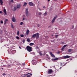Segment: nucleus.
<instances>
[{
  "instance_id": "obj_18",
  "label": "nucleus",
  "mask_w": 77,
  "mask_h": 77,
  "mask_svg": "<svg viewBox=\"0 0 77 77\" xmlns=\"http://www.w3.org/2000/svg\"><path fill=\"white\" fill-rule=\"evenodd\" d=\"M27 5V3L26 2H25L23 5V6H26V5Z\"/></svg>"
},
{
  "instance_id": "obj_44",
  "label": "nucleus",
  "mask_w": 77,
  "mask_h": 77,
  "mask_svg": "<svg viewBox=\"0 0 77 77\" xmlns=\"http://www.w3.org/2000/svg\"><path fill=\"white\" fill-rule=\"evenodd\" d=\"M66 64H64L63 65V66H65L66 65Z\"/></svg>"
},
{
  "instance_id": "obj_6",
  "label": "nucleus",
  "mask_w": 77,
  "mask_h": 77,
  "mask_svg": "<svg viewBox=\"0 0 77 77\" xmlns=\"http://www.w3.org/2000/svg\"><path fill=\"white\" fill-rule=\"evenodd\" d=\"M12 21L14 23H15L16 21V19H15V18L14 17H13L12 18Z\"/></svg>"
},
{
  "instance_id": "obj_20",
  "label": "nucleus",
  "mask_w": 77,
  "mask_h": 77,
  "mask_svg": "<svg viewBox=\"0 0 77 77\" xmlns=\"http://www.w3.org/2000/svg\"><path fill=\"white\" fill-rule=\"evenodd\" d=\"M72 51V50L71 49H70L68 50V52H71Z\"/></svg>"
},
{
  "instance_id": "obj_50",
  "label": "nucleus",
  "mask_w": 77,
  "mask_h": 77,
  "mask_svg": "<svg viewBox=\"0 0 77 77\" xmlns=\"http://www.w3.org/2000/svg\"><path fill=\"white\" fill-rule=\"evenodd\" d=\"M77 72V71H75V72Z\"/></svg>"
},
{
  "instance_id": "obj_5",
  "label": "nucleus",
  "mask_w": 77,
  "mask_h": 77,
  "mask_svg": "<svg viewBox=\"0 0 77 77\" xmlns=\"http://www.w3.org/2000/svg\"><path fill=\"white\" fill-rule=\"evenodd\" d=\"M52 72H53V71L51 69H50L48 71V74H51Z\"/></svg>"
},
{
  "instance_id": "obj_54",
  "label": "nucleus",
  "mask_w": 77,
  "mask_h": 77,
  "mask_svg": "<svg viewBox=\"0 0 77 77\" xmlns=\"http://www.w3.org/2000/svg\"><path fill=\"white\" fill-rule=\"evenodd\" d=\"M71 1H72V0H71Z\"/></svg>"
},
{
  "instance_id": "obj_3",
  "label": "nucleus",
  "mask_w": 77,
  "mask_h": 77,
  "mask_svg": "<svg viewBox=\"0 0 77 77\" xmlns=\"http://www.w3.org/2000/svg\"><path fill=\"white\" fill-rule=\"evenodd\" d=\"M25 14L26 17H29V15H30V13H29V10L27 8L25 10Z\"/></svg>"
},
{
  "instance_id": "obj_33",
  "label": "nucleus",
  "mask_w": 77,
  "mask_h": 77,
  "mask_svg": "<svg viewBox=\"0 0 77 77\" xmlns=\"http://www.w3.org/2000/svg\"><path fill=\"white\" fill-rule=\"evenodd\" d=\"M63 63H60V65H61V66H62Z\"/></svg>"
},
{
  "instance_id": "obj_19",
  "label": "nucleus",
  "mask_w": 77,
  "mask_h": 77,
  "mask_svg": "<svg viewBox=\"0 0 77 77\" xmlns=\"http://www.w3.org/2000/svg\"><path fill=\"white\" fill-rule=\"evenodd\" d=\"M11 28H12V29H14V25H13V24H11Z\"/></svg>"
},
{
  "instance_id": "obj_52",
  "label": "nucleus",
  "mask_w": 77,
  "mask_h": 77,
  "mask_svg": "<svg viewBox=\"0 0 77 77\" xmlns=\"http://www.w3.org/2000/svg\"><path fill=\"white\" fill-rule=\"evenodd\" d=\"M23 65H24V64H23Z\"/></svg>"
},
{
  "instance_id": "obj_27",
  "label": "nucleus",
  "mask_w": 77,
  "mask_h": 77,
  "mask_svg": "<svg viewBox=\"0 0 77 77\" xmlns=\"http://www.w3.org/2000/svg\"><path fill=\"white\" fill-rule=\"evenodd\" d=\"M39 54L40 55H41V56H42V53H41V52H40L39 53Z\"/></svg>"
},
{
  "instance_id": "obj_37",
  "label": "nucleus",
  "mask_w": 77,
  "mask_h": 77,
  "mask_svg": "<svg viewBox=\"0 0 77 77\" xmlns=\"http://www.w3.org/2000/svg\"><path fill=\"white\" fill-rule=\"evenodd\" d=\"M37 26L38 27H39V26H40V25L39 24H37Z\"/></svg>"
},
{
  "instance_id": "obj_39",
  "label": "nucleus",
  "mask_w": 77,
  "mask_h": 77,
  "mask_svg": "<svg viewBox=\"0 0 77 77\" xmlns=\"http://www.w3.org/2000/svg\"><path fill=\"white\" fill-rule=\"evenodd\" d=\"M8 21V19H6L5 20V21L6 22H7V21Z\"/></svg>"
},
{
  "instance_id": "obj_30",
  "label": "nucleus",
  "mask_w": 77,
  "mask_h": 77,
  "mask_svg": "<svg viewBox=\"0 0 77 77\" xmlns=\"http://www.w3.org/2000/svg\"><path fill=\"white\" fill-rule=\"evenodd\" d=\"M23 43H24V42H25V40L24 39H23Z\"/></svg>"
},
{
  "instance_id": "obj_17",
  "label": "nucleus",
  "mask_w": 77,
  "mask_h": 77,
  "mask_svg": "<svg viewBox=\"0 0 77 77\" xmlns=\"http://www.w3.org/2000/svg\"><path fill=\"white\" fill-rule=\"evenodd\" d=\"M29 45H31V46L33 45H34V43H31L29 44Z\"/></svg>"
},
{
  "instance_id": "obj_41",
  "label": "nucleus",
  "mask_w": 77,
  "mask_h": 77,
  "mask_svg": "<svg viewBox=\"0 0 77 77\" xmlns=\"http://www.w3.org/2000/svg\"><path fill=\"white\" fill-rule=\"evenodd\" d=\"M55 36H56V37H57V36H58V35H56Z\"/></svg>"
},
{
  "instance_id": "obj_22",
  "label": "nucleus",
  "mask_w": 77,
  "mask_h": 77,
  "mask_svg": "<svg viewBox=\"0 0 77 77\" xmlns=\"http://www.w3.org/2000/svg\"><path fill=\"white\" fill-rule=\"evenodd\" d=\"M23 22H21L20 23V26H21V25H23Z\"/></svg>"
},
{
  "instance_id": "obj_49",
  "label": "nucleus",
  "mask_w": 77,
  "mask_h": 77,
  "mask_svg": "<svg viewBox=\"0 0 77 77\" xmlns=\"http://www.w3.org/2000/svg\"><path fill=\"white\" fill-rule=\"evenodd\" d=\"M49 77L50 76H51V75H49Z\"/></svg>"
},
{
  "instance_id": "obj_12",
  "label": "nucleus",
  "mask_w": 77,
  "mask_h": 77,
  "mask_svg": "<svg viewBox=\"0 0 77 77\" xmlns=\"http://www.w3.org/2000/svg\"><path fill=\"white\" fill-rule=\"evenodd\" d=\"M17 7H15V6L13 8V11H16V10H17Z\"/></svg>"
},
{
  "instance_id": "obj_15",
  "label": "nucleus",
  "mask_w": 77,
  "mask_h": 77,
  "mask_svg": "<svg viewBox=\"0 0 77 77\" xmlns=\"http://www.w3.org/2000/svg\"><path fill=\"white\" fill-rule=\"evenodd\" d=\"M27 42H30V39H29V38H28L27 39Z\"/></svg>"
},
{
  "instance_id": "obj_31",
  "label": "nucleus",
  "mask_w": 77,
  "mask_h": 77,
  "mask_svg": "<svg viewBox=\"0 0 77 77\" xmlns=\"http://www.w3.org/2000/svg\"><path fill=\"white\" fill-rule=\"evenodd\" d=\"M44 15H47V12H45V13L44 14Z\"/></svg>"
},
{
  "instance_id": "obj_16",
  "label": "nucleus",
  "mask_w": 77,
  "mask_h": 77,
  "mask_svg": "<svg viewBox=\"0 0 77 77\" xmlns=\"http://www.w3.org/2000/svg\"><path fill=\"white\" fill-rule=\"evenodd\" d=\"M0 3H1L2 5H3V1L2 0H0Z\"/></svg>"
},
{
  "instance_id": "obj_47",
  "label": "nucleus",
  "mask_w": 77,
  "mask_h": 77,
  "mask_svg": "<svg viewBox=\"0 0 77 77\" xmlns=\"http://www.w3.org/2000/svg\"><path fill=\"white\" fill-rule=\"evenodd\" d=\"M54 1H57V0H54Z\"/></svg>"
},
{
  "instance_id": "obj_4",
  "label": "nucleus",
  "mask_w": 77,
  "mask_h": 77,
  "mask_svg": "<svg viewBox=\"0 0 77 77\" xmlns=\"http://www.w3.org/2000/svg\"><path fill=\"white\" fill-rule=\"evenodd\" d=\"M16 8L17 9H20L21 8V5L20 4H17L16 6Z\"/></svg>"
},
{
  "instance_id": "obj_48",
  "label": "nucleus",
  "mask_w": 77,
  "mask_h": 77,
  "mask_svg": "<svg viewBox=\"0 0 77 77\" xmlns=\"http://www.w3.org/2000/svg\"><path fill=\"white\" fill-rule=\"evenodd\" d=\"M61 68H62V67H60V69H61Z\"/></svg>"
},
{
  "instance_id": "obj_24",
  "label": "nucleus",
  "mask_w": 77,
  "mask_h": 77,
  "mask_svg": "<svg viewBox=\"0 0 77 77\" xmlns=\"http://www.w3.org/2000/svg\"><path fill=\"white\" fill-rule=\"evenodd\" d=\"M20 36L22 38H23V37H24V35H23V34H21V35H20Z\"/></svg>"
},
{
  "instance_id": "obj_28",
  "label": "nucleus",
  "mask_w": 77,
  "mask_h": 77,
  "mask_svg": "<svg viewBox=\"0 0 77 77\" xmlns=\"http://www.w3.org/2000/svg\"><path fill=\"white\" fill-rule=\"evenodd\" d=\"M0 23H2V24H3V21H2V20L1 21Z\"/></svg>"
},
{
  "instance_id": "obj_11",
  "label": "nucleus",
  "mask_w": 77,
  "mask_h": 77,
  "mask_svg": "<svg viewBox=\"0 0 77 77\" xmlns=\"http://www.w3.org/2000/svg\"><path fill=\"white\" fill-rule=\"evenodd\" d=\"M36 34H35L32 35V38H35V37H36Z\"/></svg>"
},
{
  "instance_id": "obj_53",
  "label": "nucleus",
  "mask_w": 77,
  "mask_h": 77,
  "mask_svg": "<svg viewBox=\"0 0 77 77\" xmlns=\"http://www.w3.org/2000/svg\"><path fill=\"white\" fill-rule=\"evenodd\" d=\"M2 69H3V68H2Z\"/></svg>"
},
{
  "instance_id": "obj_51",
  "label": "nucleus",
  "mask_w": 77,
  "mask_h": 77,
  "mask_svg": "<svg viewBox=\"0 0 77 77\" xmlns=\"http://www.w3.org/2000/svg\"><path fill=\"white\" fill-rule=\"evenodd\" d=\"M13 51H15V50H14Z\"/></svg>"
},
{
  "instance_id": "obj_29",
  "label": "nucleus",
  "mask_w": 77,
  "mask_h": 77,
  "mask_svg": "<svg viewBox=\"0 0 77 77\" xmlns=\"http://www.w3.org/2000/svg\"><path fill=\"white\" fill-rule=\"evenodd\" d=\"M38 8L39 9V11H42L41 9H40V8H39V7H38V6H37Z\"/></svg>"
},
{
  "instance_id": "obj_25",
  "label": "nucleus",
  "mask_w": 77,
  "mask_h": 77,
  "mask_svg": "<svg viewBox=\"0 0 77 77\" xmlns=\"http://www.w3.org/2000/svg\"><path fill=\"white\" fill-rule=\"evenodd\" d=\"M16 38L17 39H20V37H19L18 36H17Z\"/></svg>"
},
{
  "instance_id": "obj_1",
  "label": "nucleus",
  "mask_w": 77,
  "mask_h": 77,
  "mask_svg": "<svg viewBox=\"0 0 77 77\" xmlns=\"http://www.w3.org/2000/svg\"><path fill=\"white\" fill-rule=\"evenodd\" d=\"M71 57L69 56L66 55V56H63L62 58H55L52 59V60L55 61V60H60V59H68V58H70Z\"/></svg>"
},
{
  "instance_id": "obj_13",
  "label": "nucleus",
  "mask_w": 77,
  "mask_h": 77,
  "mask_svg": "<svg viewBox=\"0 0 77 77\" xmlns=\"http://www.w3.org/2000/svg\"><path fill=\"white\" fill-rule=\"evenodd\" d=\"M26 33L27 35H29V29L27 30Z\"/></svg>"
},
{
  "instance_id": "obj_43",
  "label": "nucleus",
  "mask_w": 77,
  "mask_h": 77,
  "mask_svg": "<svg viewBox=\"0 0 77 77\" xmlns=\"http://www.w3.org/2000/svg\"><path fill=\"white\" fill-rule=\"evenodd\" d=\"M23 17H24V18H25V15H24L23 16Z\"/></svg>"
},
{
  "instance_id": "obj_8",
  "label": "nucleus",
  "mask_w": 77,
  "mask_h": 77,
  "mask_svg": "<svg viewBox=\"0 0 77 77\" xmlns=\"http://www.w3.org/2000/svg\"><path fill=\"white\" fill-rule=\"evenodd\" d=\"M56 17H54L51 21L52 23H53L54 22L55 20H56Z\"/></svg>"
},
{
  "instance_id": "obj_40",
  "label": "nucleus",
  "mask_w": 77,
  "mask_h": 77,
  "mask_svg": "<svg viewBox=\"0 0 77 77\" xmlns=\"http://www.w3.org/2000/svg\"><path fill=\"white\" fill-rule=\"evenodd\" d=\"M43 8L44 9H45V6H43Z\"/></svg>"
},
{
  "instance_id": "obj_9",
  "label": "nucleus",
  "mask_w": 77,
  "mask_h": 77,
  "mask_svg": "<svg viewBox=\"0 0 77 77\" xmlns=\"http://www.w3.org/2000/svg\"><path fill=\"white\" fill-rule=\"evenodd\" d=\"M36 39H38L39 38V33H37L36 34Z\"/></svg>"
},
{
  "instance_id": "obj_7",
  "label": "nucleus",
  "mask_w": 77,
  "mask_h": 77,
  "mask_svg": "<svg viewBox=\"0 0 77 77\" xmlns=\"http://www.w3.org/2000/svg\"><path fill=\"white\" fill-rule=\"evenodd\" d=\"M29 6H34L33 3L31 2H29Z\"/></svg>"
},
{
  "instance_id": "obj_21",
  "label": "nucleus",
  "mask_w": 77,
  "mask_h": 77,
  "mask_svg": "<svg viewBox=\"0 0 77 77\" xmlns=\"http://www.w3.org/2000/svg\"><path fill=\"white\" fill-rule=\"evenodd\" d=\"M19 34H20V32H19V31H18L17 32V34L18 35H19Z\"/></svg>"
},
{
  "instance_id": "obj_36",
  "label": "nucleus",
  "mask_w": 77,
  "mask_h": 77,
  "mask_svg": "<svg viewBox=\"0 0 77 77\" xmlns=\"http://www.w3.org/2000/svg\"><path fill=\"white\" fill-rule=\"evenodd\" d=\"M11 2H12V3H13V2H14V0H11Z\"/></svg>"
},
{
  "instance_id": "obj_2",
  "label": "nucleus",
  "mask_w": 77,
  "mask_h": 77,
  "mask_svg": "<svg viewBox=\"0 0 77 77\" xmlns=\"http://www.w3.org/2000/svg\"><path fill=\"white\" fill-rule=\"evenodd\" d=\"M32 47H31L29 46H27L26 47V49L29 52H31V51H32Z\"/></svg>"
},
{
  "instance_id": "obj_46",
  "label": "nucleus",
  "mask_w": 77,
  "mask_h": 77,
  "mask_svg": "<svg viewBox=\"0 0 77 77\" xmlns=\"http://www.w3.org/2000/svg\"><path fill=\"white\" fill-rule=\"evenodd\" d=\"M50 0H48V2H50Z\"/></svg>"
},
{
  "instance_id": "obj_26",
  "label": "nucleus",
  "mask_w": 77,
  "mask_h": 77,
  "mask_svg": "<svg viewBox=\"0 0 77 77\" xmlns=\"http://www.w3.org/2000/svg\"><path fill=\"white\" fill-rule=\"evenodd\" d=\"M66 46H67V45H64L63 46V47L64 48L66 47Z\"/></svg>"
},
{
  "instance_id": "obj_32",
  "label": "nucleus",
  "mask_w": 77,
  "mask_h": 77,
  "mask_svg": "<svg viewBox=\"0 0 77 77\" xmlns=\"http://www.w3.org/2000/svg\"><path fill=\"white\" fill-rule=\"evenodd\" d=\"M64 49V48H63V47L61 49L62 50H63V49Z\"/></svg>"
},
{
  "instance_id": "obj_45",
  "label": "nucleus",
  "mask_w": 77,
  "mask_h": 77,
  "mask_svg": "<svg viewBox=\"0 0 77 77\" xmlns=\"http://www.w3.org/2000/svg\"><path fill=\"white\" fill-rule=\"evenodd\" d=\"M58 54H59V53H60V52H58Z\"/></svg>"
},
{
  "instance_id": "obj_35",
  "label": "nucleus",
  "mask_w": 77,
  "mask_h": 77,
  "mask_svg": "<svg viewBox=\"0 0 77 77\" xmlns=\"http://www.w3.org/2000/svg\"><path fill=\"white\" fill-rule=\"evenodd\" d=\"M4 24H6V22L5 21Z\"/></svg>"
},
{
  "instance_id": "obj_10",
  "label": "nucleus",
  "mask_w": 77,
  "mask_h": 77,
  "mask_svg": "<svg viewBox=\"0 0 77 77\" xmlns=\"http://www.w3.org/2000/svg\"><path fill=\"white\" fill-rule=\"evenodd\" d=\"M50 54L52 57H55V56H54V55L52 53V52H50Z\"/></svg>"
},
{
  "instance_id": "obj_34",
  "label": "nucleus",
  "mask_w": 77,
  "mask_h": 77,
  "mask_svg": "<svg viewBox=\"0 0 77 77\" xmlns=\"http://www.w3.org/2000/svg\"><path fill=\"white\" fill-rule=\"evenodd\" d=\"M24 20H25V18L23 17V20L24 21Z\"/></svg>"
},
{
  "instance_id": "obj_42",
  "label": "nucleus",
  "mask_w": 77,
  "mask_h": 77,
  "mask_svg": "<svg viewBox=\"0 0 77 77\" xmlns=\"http://www.w3.org/2000/svg\"><path fill=\"white\" fill-rule=\"evenodd\" d=\"M19 48L20 49H21V47L20 46H19Z\"/></svg>"
},
{
  "instance_id": "obj_14",
  "label": "nucleus",
  "mask_w": 77,
  "mask_h": 77,
  "mask_svg": "<svg viewBox=\"0 0 77 77\" xmlns=\"http://www.w3.org/2000/svg\"><path fill=\"white\" fill-rule=\"evenodd\" d=\"M4 12L5 14V15H7V14H6V9H5L4 10Z\"/></svg>"
},
{
  "instance_id": "obj_23",
  "label": "nucleus",
  "mask_w": 77,
  "mask_h": 77,
  "mask_svg": "<svg viewBox=\"0 0 77 77\" xmlns=\"http://www.w3.org/2000/svg\"><path fill=\"white\" fill-rule=\"evenodd\" d=\"M42 13L39 12L38 13V14L39 15H41L42 14Z\"/></svg>"
},
{
  "instance_id": "obj_38",
  "label": "nucleus",
  "mask_w": 77,
  "mask_h": 77,
  "mask_svg": "<svg viewBox=\"0 0 77 77\" xmlns=\"http://www.w3.org/2000/svg\"><path fill=\"white\" fill-rule=\"evenodd\" d=\"M3 13V12L2 11H0V14H2Z\"/></svg>"
}]
</instances>
